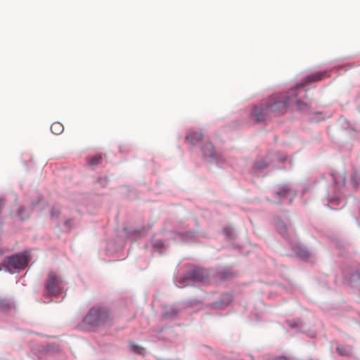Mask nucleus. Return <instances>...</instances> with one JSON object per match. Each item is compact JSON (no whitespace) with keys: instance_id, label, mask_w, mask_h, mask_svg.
Wrapping results in <instances>:
<instances>
[{"instance_id":"obj_12","label":"nucleus","mask_w":360,"mask_h":360,"mask_svg":"<svg viewBox=\"0 0 360 360\" xmlns=\"http://www.w3.org/2000/svg\"><path fill=\"white\" fill-rule=\"evenodd\" d=\"M131 351L134 352V353H136V354H140V355H142V356H144L145 355V349L140 346V345H136V344H131Z\"/></svg>"},{"instance_id":"obj_11","label":"nucleus","mask_w":360,"mask_h":360,"mask_svg":"<svg viewBox=\"0 0 360 360\" xmlns=\"http://www.w3.org/2000/svg\"><path fill=\"white\" fill-rule=\"evenodd\" d=\"M86 160L89 165L95 166L101 162L102 156L100 154H97L94 156L88 157Z\"/></svg>"},{"instance_id":"obj_10","label":"nucleus","mask_w":360,"mask_h":360,"mask_svg":"<svg viewBox=\"0 0 360 360\" xmlns=\"http://www.w3.org/2000/svg\"><path fill=\"white\" fill-rule=\"evenodd\" d=\"M63 125L58 122H55L51 125V131L55 134H60L63 131Z\"/></svg>"},{"instance_id":"obj_2","label":"nucleus","mask_w":360,"mask_h":360,"mask_svg":"<svg viewBox=\"0 0 360 360\" xmlns=\"http://www.w3.org/2000/svg\"><path fill=\"white\" fill-rule=\"evenodd\" d=\"M108 309L103 307H91L83 319V323L91 328H98L110 323Z\"/></svg>"},{"instance_id":"obj_6","label":"nucleus","mask_w":360,"mask_h":360,"mask_svg":"<svg viewBox=\"0 0 360 360\" xmlns=\"http://www.w3.org/2000/svg\"><path fill=\"white\" fill-rule=\"evenodd\" d=\"M329 77V73L327 71H319L316 72H314L309 75H308L301 84V86H298L300 88L299 94L301 91V87H302L304 84H307L310 82L321 81L326 77Z\"/></svg>"},{"instance_id":"obj_22","label":"nucleus","mask_w":360,"mask_h":360,"mask_svg":"<svg viewBox=\"0 0 360 360\" xmlns=\"http://www.w3.org/2000/svg\"><path fill=\"white\" fill-rule=\"evenodd\" d=\"M289 326H290L291 328H295V327H296V323H289Z\"/></svg>"},{"instance_id":"obj_4","label":"nucleus","mask_w":360,"mask_h":360,"mask_svg":"<svg viewBox=\"0 0 360 360\" xmlns=\"http://www.w3.org/2000/svg\"><path fill=\"white\" fill-rule=\"evenodd\" d=\"M29 262V253L24 252L20 254H15L11 257H7L5 261L6 268L12 271L13 270L24 269Z\"/></svg>"},{"instance_id":"obj_20","label":"nucleus","mask_w":360,"mask_h":360,"mask_svg":"<svg viewBox=\"0 0 360 360\" xmlns=\"http://www.w3.org/2000/svg\"><path fill=\"white\" fill-rule=\"evenodd\" d=\"M288 193V189H284V190L278 191V195H285Z\"/></svg>"},{"instance_id":"obj_1","label":"nucleus","mask_w":360,"mask_h":360,"mask_svg":"<svg viewBox=\"0 0 360 360\" xmlns=\"http://www.w3.org/2000/svg\"><path fill=\"white\" fill-rule=\"evenodd\" d=\"M300 88L295 87L285 94H274L255 106L252 115L257 122H265L271 117L285 112L288 107L292 106L300 110H307V103L298 98Z\"/></svg>"},{"instance_id":"obj_7","label":"nucleus","mask_w":360,"mask_h":360,"mask_svg":"<svg viewBox=\"0 0 360 360\" xmlns=\"http://www.w3.org/2000/svg\"><path fill=\"white\" fill-rule=\"evenodd\" d=\"M202 139V134L200 131H194L186 136V140L191 145H195Z\"/></svg>"},{"instance_id":"obj_5","label":"nucleus","mask_w":360,"mask_h":360,"mask_svg":"<svg viewBox=\"0 0 360 360\" xmlns=\"http://www.w3.org/2000/svg\"><path fill=\"white\" fill-rule=\"evenodd\" d=\"M208 276L209 274L207 270L196 267L188 271L184 277L179 280V283L181 284L182 287H185L188 285V281L201 282L205 281Z\"/></svg>"},{"instance_id":"obj_16","label":"nucleus","mask_w":360,"mask_h":360,"mask_svg":"<svg viewBox=\"0 0 360 360\" xmlns=\"http://www.w3.org/2000/svg\"><path fill=\"white\" fill-rule=\"evenodd\" d=\"M11 307V304L8 301L4 299H0V310L6 311Z\"/></svg>"},{"instance_id":"obj_19","label":"nucleus","mask_w":360,"mask_h":360,"mask_svg":"<svg viewBox=\"0 0 360 360\" xmlns=\"http://www.w3.org/2000/svg\"><path fill=\"white\" fill-rule=\"evenodd\" d=\"M233 276V273H226V272H221V277L224 279L231 278Z\"/></svg>"},{"instance_id":"obj_13","label":"nucleus","mask_w":360,"mask_h":360,"mask_svg":"<svg viewBox=\"0 0 360 360\" xmlns=\"http://www.w3.org/2000/svg\"><path fill=\"white\" fill-rule=\"evenodd\" d=\"M349 281L352 285H355L356 284L360 285V272H355L352 274L350 276Z\"/></svg>"},{"instance_id":"obj_21","label":"nucleus","mask_w":360,"mask_h":360,"mask_svg":"<svg viewBox=\"0 0 360 360\" xmlns=\"http://www.w3.org/2000/svg\"><path fill=\"white\" fill-rule=\"evenodd\" d=\"M163 243L161 241H158L156 243V245L158 247L162 246Z\"/></svg>"},{"instance_id":"obj_14","label":"nucleus","mask_w":360,"mask_h":360,"mask_svg":"<svg viewBox=\"0 0 360 360\" xmlns=\"http://www.w3.org/2000/svg\"><path fill=\"white\" fill-rule=\"evenodd\" d=\"M269 164V161H268L266 159H262V160H258L257 162H255V167L256 169H262L266 167Z\"/></svg>"},{"instance_id":"obj_23","label":"nucleus","mask_w":360,"mask_h":360,"mask_svg":"<svg viewBox=\"0 0 360 360\" xmlns=\"http://www.w3.org/2000/svg\"><path fill=\"white\" fill-rule=\"evenodd\" d=\"M58 213H59L58 211H57V212H56V213L53 212V210L51 211V214L53 216L55 215V214H58Z\"/></svg>"},{"instance_id":"obj_17","label":"nucleus","mask_w":360,"mask_h":360,"mask_svg":"<svg viewBox=\"0 0 360 360\" xmlns=\"http://www.w3.org/2000/svg\"><path fill=\"white\" fill-rule=\"evenodd\" d=\"M297 255L302 259H306L309 255V252L304 249L300 250V251L297 252Z\"/></svg>"},{"instance_id":"obj_9","label":"nucleus","mask_w":360,"mask_h":360,"mask_svg":"<svg viewBox=\"0 0 360 360\" xmlns=\"http://www.w3.org/2000/svg\"><path fill=\"white\" fill-rule=\"evenodd\" d=\"M278 232L283 236H287L288 225L280 218L277 219L275 224Z\"/></svg>"},{"instance_id":"obj_15","label":"nucleus","mask_w":360,"mask_h":360,"mask_svg":"<svg viewBox=\"0 0 360 360\" xmlns=\"http://www.w3.org/2000/svg\"><path fill=\"white\" fill-rule=\"evenodd\" d=\"M336 350L341 356H349L352 354V348L350 347L343 348L338 347Z\"/></svg>"},{"instance_id":"obj_18","label":"nucleus","mask_w":360,"mask_h":360,"mask_svg":"<svg viewBox=\"0 0 360 360\" xmlns=\"http://www.w3.org/2000/svg\"><path fill=\"white\" fill-rule=\"evenodd\" d=\"M25 211V209L24 207H20L18 211V216L22 219H25L26 217L23 216L22 214H24V212Z\"/></svg>"},{"instance_id":"obj_8","label":"nucleus","mask_w":360,"mask_h":360,"mask_svg":"<svg viewBox=\"0 0 360 360\" xmlns=\"http://www.w3.org/2000/svg\"><path fill=\"white\" fill-rule=\"evenodd\" d=\"M202 151L205 158H213L215 155L214 148L210 142H207L204 144Z\"/></svg>"},{"instance_id":"obj_3","label":"nucleus","mask_w":360,"mask_h":360,"mask_svg":"<svg viewBox=\"0 0 360 360\" xmlns=\"http://www.w3.org/2000/svg\"><path fill=\"white\" fill-rule=\"evenodd\" d=\"M63 281L53 271L48 273L47 278L44 282V295L56 296L63 290Z\"/></svg>"}]
</instances>
